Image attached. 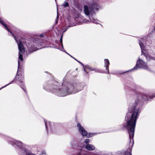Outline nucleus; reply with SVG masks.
I'll list each match as a JSON object with an SVG mask.
<instances>
[{
    "mask_svg": "<svg viewBox=\"0 0 155 155\" xmlns=\"http://www.w3.org/2000/svg\"><path fill=\"white\" fill-rule=\"evenodd\" d=\"M86 69H88L90 71H94L95 72H100L99 70L94 68H91L89 67H87Z\"/></svg>",
    "mask_w": 155,
    "mask_h": 155,
    "instance_id": "obj_14",
    "label": "nucleus"
},
{
    "mask_svg": "<svg viewBox=\"0 0 155 155\" xmlns=\"http://www.w3.org/2000/svg\"><path fill=\"white\" fill-rule=\"evenodd\" d=\"M44 122L45 124V126L46 128L47 129L48 127L49 126L50 127H51V123L50 122H47L46 120H44Z\"/></svg>",
    "mask_w": 155,
    "mask_h": 155,
    "instance_id": "obj_13",
    "label": "nucleus"
},
{
    "mask_svg": "<svg viewBox=\"0 0 155 155\" xmlns=\"http://www.w3.org/2000/svg\"><path fill=\"white\" fill-rule=\"evenodd\" d=\"M154 30L155 31V26L154 27Z\"/></svg>",
    "mask_w": 155,
    "mask_h": 155,
    "instance_id": "obj_24",
    "label": "nucleus"
},
{
    "mask_svg": "<svg viewBox=\"0 0 155 155\" xmlns=\"http://www.w3.org/2000/svg\"><path fill=\"white\" fill-rule=\"evenodd\" d=\"M139 45L141 49L142 54L144 55L146 57L147 60H155V57H153V54L150 53L151 51L150 50L148 51V53L145 54L143 52V48L145 47L146 45L147 44L145 39H141L139 40Z\"/></svg>",
    "mask_w": 155,
    "mask_h": 155,
    "instance_id": "obj_6",
    "label": "nucleus"
},
{
    "mask_svg": "<svg viewBox=\"0 0 155 155\" xmlns=\"http://www.w3.org/2000/svg\"><path fill=\"white\" fill-rule=\"evenodd\" d=\"M75 60H77L79 63H80V64H81V65H82L83 66V64L81 63V62H80L79 61H77L76 59H74Z\"/></svg>",
    "mask_w": 155,
    "mask_h": 155,
    "instance_id": "obj_20",
    "label": "nucleus"
},
{
    "mask_svg": "<svg viewBox=\"0 0 155 155\" xmlns=\"http://www.w3.org/2000/svg\"><path fill=\"white\" fill-rule=\"evenodd\" d=\"M85 148L88 150L92 151L95 149V147L94 145L88 144L86 145Z\"/></svg>",
    "mask_w": 155,
    "mask_h": 155,
    "instance_id": "obj_11",
    "label": "nucleus"
},
{
    "mask_svg": "<svg viewBox=\"0 0 155 155\" xmlns=\"http://www.w3.org/2000/svg\"><path fill=\"white\" fill-rule=\"evenodd\" d=\"M56 85L53 89L50 90L59 96L64 97L68 95L75 93L83 89L82 87L79 90H76L72 85H68L67 87L64 86H59L58 83L56 82Z\"/></svg>",
    "mask_w": 155,
    "mask_h": 155,
    "instance_id": "obj_3",
    "label": "nucleus"
},
{
    "mask_svg": "<svg viewBox=\"0 0 155 155\" xmlns=\"http://www.w3.org/2000/svg\"><path fill=\"white\" fill-rule=\"evenodd\" d=\"M66 30H67V29H66V30H64V31L63 32L64 33V32H65L66 31Z\"/></svg>",
    "mask_w": 155,
    "mask_h": 155,
    "instance_id": "obj_22",
    "label": "nucleus"
},
{
    "mask_svg": "<svg viewBox=\"0 0 155 155\" xmlns=\"http://www.w3.org/2000/svg\"><path fill=\"white\" fill-rule=\"evenodd\" d=\"M62 5L64 7H66L69 6L68 3L66 2H64L63 4Z\"/></svg>",
    "mask_w": 155,
    "mask_h": 155,
    "instance_id": "obj_16",
    "label": "nucleus"
},
{
    "mask_svg": "<svg viewBox=\"0 0 155 155\" xmlns=\"http://www.w3.org/2000/svg\"><path fill=\"white\" fill-rule=\"evenodd\" d=\"M20 67V66L19 67V70L18 69L17 73L16 75L15 78L13 80V81H12L10 83H9L7 84V85H6L5 86H4L2 87L1 88H0V90L2 89L5 87H6L8 85H9V84L12 83L13 82V81H16L17 80H18V81H19L20 82V84H20V85L21 86H23V81L24 79V75L22 74H21L20 75H19L18 74V73H19V71Z\"/></svg>",
    "mask_w": 155,
    "mask_h": 155,
    "instance_id": "obj_9",
    "label": "nucleus"
},
{
    "mask_svg": "<svg viewBox=\"0 0 155 155\" xmlns=\"http://www.w3.org/2000/svg\"><path fill=\"white\" fill-rule=\"evenodd\" d=\"M135 101L134 104L130 105L128 112L125 117L127 121L126 127L128 131L130 139V142L134 141L133 137L137 116L140 108L141 99L144 101H148L155 97V94L153 96H149L146 94H142L140 93H137L135 96Z\"/></svg>",
    "mask_w": 155,
    "mask_h": 155,
    "instance_id": "obj_1",
    "label": "nucleus"
},
{
    "mask_svg": "<svg viewBox=\"0 0 155 155\" xmlns=\"http://www.w3.org/2000/svg\"><path fill=\"white\" fill-rule=\"evenodd\" d=\"M126 155H131V153L130 152H128L126 154Z\"/></svg>",
    "mask_w": 155,
    "mask_h": 155,
    "instance_id": "obj_19",
    "label": "nucleus"
},
{
    "mask_svg": "<svg viewBox=\"0 0 155 155\" xmlns=\"http://www.w3.org/2000/svg\"><path fill=\"white\" fill-rule=\"evenodd\" d=\"M28 48L29 51H30V53L37 50L35 48H31L30 46H28Z\"/></svg>",
    "mask_w": 155,
    "mask_h": 155,
    "instance_id": "obj_15",
    "label": "nucleus"
},
{
    "mask_svg": "<svg viewBox=\"0 0 155 155\" xmlns=\"http://www.w3.org/2000/svg\"><path fill=\"white\" fill-rule=\"evenodd\" d=\"M84 70L86 72H87V71L84 68Z\"/></svg>",
    "mask_w": 155,
    "mask_h": 155,
    "instance_id": "obj_23",
    "label": "nucleus"
},
{
    "mask_svg": "<svg viewBox=\"0 0 155 155\" xmlns=\"http://www.w3.org/2000/svg\"><path fill=\"white\" fill-rule=\"evenodd\" d=\"M0 23L1 24L3 25V26L7 29V31L12 34L13 36L14 37L15 40L18 44V48L19 51L18 57L19 60L18 63V70H19V67L21 65V62L23 60V55L21 54V53H24L25 51V49L21 41H18L17 40L15 36H14L12 32L10 31V30L8 28L6 24L5 23L4 21L1 18H0Z\"/></svg>",
    "mask_w": 155,
    "mask_h": 155,
    "instance_id": "obj_5",
    "label": "nucleus"
},
{
    "mask_svg": "<svg viewBox=\"0 0 155 155\" xmlns=\"http://www.w3.org/2000/svg\"><path fill=\"white\" fill-rule=\"evenodd\" d=\"M138 68H141L145 69H148V67L147 64L144 61L139 58L137 62L136 65L132 70H130L131 71L133 70H136Z\"/></svg>",
    "mask_w": 155,
    "mask_h": 155,
    "instance_id": "obj_7",
    "label": "nucleus"
},
{
    "mask_svg": "<svg viewBox=\"0 0 155 155\" xmlns=\"http://www.w3.org/2000/svg\"><path fill=\"white\" fill-rule=\"evenodd\" d=\"M66 53H67V54H68V53H67V52H66Z\"/></svg>",
    "mask_w": 155,
    "mask_h": 155,
    "instance_id": "obj_27",
    "label": "nucleus"
},
{
    "mask_svg": "<svg viewBox=\"0 0 155 155\" xmlns=\"http://www.w3.org/2000/svg\"><path fill=\"white\" fill-rule=\"evenodd\" d=\"M77 127L79 132L83 136H86L89 137L96 134V133H94L93 134H88L82 126L81 124L79 123L77 124Z\"/></svg>",
    "mask_w": 155,
    "mask_h": 155,
    "instance_id": "obj_8",
    "label": "nucleus"
},
{
    "mask_svg": "<svg viewBox=\"0 0 155 155\" xmlns=\"http://www.w3.org/2000/svg\"><path fill=\"white\" fill-rule=\"evenodd\" d=\"M24 91H25V90H24Z\"/></svg>",
    "mask_w": 155,
    "mask_h": 155,
    "instance_id": "obj_28",
    "label": "nucleus"
},
{
    "mask_svg": "<svg viewBox=\"0 0 155 155\" xmlns=\"http://www.w3.org/2000/svg\"><path fill=\"white\" fill-rule=\"evenodd\" d=\"M105 67H106V69L107 70L108 74H109V62L108 59H105L104 60Z\"/></svg>",
    "mask_w": 155,
    "mask_h": 155,
    "instance_id": "obj_12",
    "label": "nucleus"
},
{
    "mask_svg": "<svg viewBox=\"0 0 155 155\" xmlns=\"http://www.w3.org/2000/svg\"><path fill=\"white\" fill-rule=\"evenodd\" d=\"M92 2L88 5L84 6V12L88 18V21L97 24L98 21L95 19L94 17L95 14V11L98 10L101 7L98 3V0H92Z\"/></svg>",
    "mask_w": 155,
    "mask_h": 155,
    "instance_id": "obj_2",
    "label": "nucleus"
},
{
    "mask_svg": "<svg viewBox=\"0 0 155 155\" xmlns=\"http://www.w3.org/2000/svg\"><path fill=\"white\" fill-rule=\"evenodd\" d=\"M62 37H63V35H62L61 36V38L60 39V41L61 43V46L63 47V44H62Z\"/></svg>",
    "mask_w": 155,
    "mask_h": 155,
    "instance_id": "obj_17",
    "label": "nucleus"
},
{
    "mask_svg": "<svg viewBox=\"0 0 155 155\" xmlns=\"http://www.w3.org/2000/svg\"><path fill=\"white\" fill-rule=\"evenodd\" d=\"M0 23L1 24L3 25V26L7 29V31L12 34L13 36L14 37L15 40L18 44V48L19 51L18 57L19 60L18 63V70H19V67L21 65V62L23 60V55L21 54V53H24L25 51V49L21 41H18L17 40L15 36H14L12 32L10 31V30L8 28L6 24L5 23L4 21L1 18H0Z\"/></svg>",
    "mask_w": 155,
    "mask_h": 155,
    "instance_id": "obj_4",
    "label": "nucleus"
},
{
    "mask_svg": "<svg viewBox=\"0 0 155 155\" xmlns=\"http://www.w3.org/2000/svg\"><path fill=\"white\" fill-rule=\"evenodd\" d=\"M90 141V140L89 139H87L85 141V143L87 144V143H89Z\"/></svg>",
    "mask_w": 155,
    "mask_h": 155,
    "instance_id": "obj_18",
    "label": "nucleus"
},
{
    "mask_svg": "<svg viewBox=\"0 0 155 155\" xmlns=\"http://www.w3.org/2000/svg\"><path fill=\"white\" fill-rule=\"evenodd\" d=\"M40 36L41 37H43V36H44V35H43V34H41V35H40Z\"/></svg>",
    "mask_w": 155,
    "mask_h": 155,
    "instance_id": "obj_21",
    "label": "nucleus"
},
{
    "mask_svg": "<svg viewBox=\"0 0 155 155\" xmlns=\"http://www.w3.org/2000/svg\"><path fill=\"white\" fill-rule=\"evenodd\" d=\"M44 89H45V88H44ZM46 90H48L47 89H46Z\"/></svg>",
    "mask_w": 155,
    "mask_h": 155,
    "instance_id": "obj_25",
    "label": "nucleus"
},
{
    "mask_svg": "<svg viewBox=\"0 0 155 155\" xmlns=\"http://www.w3.org/2000/svg\"><path fill=\"white\" fill-rule=\"evenodd\" d=\"M70 26H68V27H70Z\"/></svg>",
    "mask_w": 155,
    "mask_h": 155,
    "instance_id": "obj_26",
    "label": "nucleus"
},
{
    "mask_svg": "<svg viewBox=\"0 0 155 155\" xmlns=\"http://www.w3.org/2000/svg\"><path fill=\"white\" fill-rule=\"evenodd\" d=\"M10 143L12 145L15 147L17 146L19 148H21L23 146V144L21 142L13 139L10 140Z\"/></svg>",
    "mask_w": 155,
    "mask_h": 155,
    "instance_id": "obj_10",
    "label": "nucleus"
}]
</instances>
